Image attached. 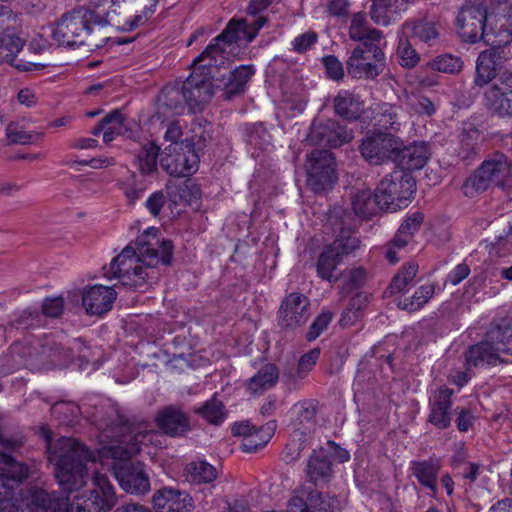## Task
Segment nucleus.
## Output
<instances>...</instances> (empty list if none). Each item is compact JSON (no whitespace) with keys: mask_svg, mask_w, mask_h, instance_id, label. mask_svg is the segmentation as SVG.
I'll list each match as a JSON object with an SVG mask.
<instances>
[{"mask_svg":"<svg viewBox=\"0 0 512 512\" xmlns=\"http://www.w3.org/2000/svg\"><path fill=\"white\" fill-rule=\"evenodd\" d=\"M235 38L228 29L215 37L193 62L191 75L182 82L188 111L195 113L210 101L214 89L222 91L226 100L244 92L247 82L255 73L252 65H241L230 70V59L220 47L221 41L231 42Z\"/></svg>","mask_w":512,"mask_h":512,"instance_id":"obj_1","label":"nucleus"},{"mask_svg":"<svg viewBox=\"0 0 512 512\" xmlns=\"http://www.w3.org/2000/svg\"><path fill=\"white\" fill-rule=\"evenodd\" d=\"M96 425L107 438L122 437L116 445L101 449V457L114 459L112 474L120 487L129 494H146L150 490V479L143 463L127 460L140 451L142 444L152 440L153 431L126 434L128 430L126 420L114 409H111L105 417L98 419Z\"/></svg>","mask_w":512,"mask_h":512,"instance_id":"obj_2","label":"nucleus"},{"mask_svg":"<svg viewBox=\"0 0 512 512\" xmlns=\"http://www.w3.org/2000/svg\"><path fill=\"white\" fill-rule=\"evenodd\" d=\"M157 228H149L127 245L110 264L111 278L119 279L123 286L142 289L149 277L147 268L158 263L170 265L173 245L170 240L160 239Z\"/></svg>","mask_w":512,"mask_h":512,"instance_id":"obj_3","label":"nucleus"},{"mask_svg":"<svg viewBox=\"0 0 512 512\" xmlns=\"http://www.w3.org/2000/svg\"><path fill=\"white\" fill-rule=\"evenodd\" d=\"M48 461L55 462V477L60 487L68 492L81 489L88 480L86 463L94 460L93 454L78 440L60 437L53 440L52 432L47 426L40 427Z\"/></svg>","mask_w":512,"mask_h":512,"instance_id":"obj_4","label":"nucleus"},{"mask_svg":"<svg viewBox=\"0 0 512 512\" xmlns=\"http://www.w3.org/2000/svg\"><path fill=\"white\" fill-rule=\"evenodd\" d=\"M94 489L89 496H77L71 503L67 496L45 489H31V504L36 508L31 512H108L116 503L113 486L106 475L96 474Z\"/></svg>","mask_w":512,"mask_h":512,"instance_id":"obj_5","label":"nucleus"},{"mask_svg":"<svg viewBox=\"0 0 512 512\" xmlns=\"http://www.w3.org/2000/svg\"><path fill=\"white\" fill-rule=\"evenodd\" d=\"M108 24V12L101 14L81 7L62 15L52 31V37L62 46L100 48L105 44L106 38L95 35L93 25L105 27Z\"/></svg>","mask_w":512,"mask_h":512,"instance_id":"obj_6","label":"nucleus"},{"mask_svg":"<svg viewBox=\"0 0 512 512\" xmlns=\"http://www.w3.org/2000/svg\"><path fill=\"white\" fill-rule=\"evenodd\" d=\"M512 182V159L502 151L489 153L480 166L469 176L463 186V192L473 197L490 186L504 188Z\"/></svg>","mask_w":512,"mask_h":512,"instance_id":"obj_7","label":"nucleus"},{"mask_svg":"<svg viewBox=\"0 0 512 512\" xmlns=\"http://www.w3.org/2000/svg\"><path fill=\"white\" fill-rule=\"evenodd\" d=\"M10 355L19 366H38L48 362L57 364L74 357L73 348L66 347L53 336L27 344L15 342L10 347Z\"/></svg>","mask_w":512,"mask_h":512,"instance_id":"obj_8","label":"nucleus"},{"mask_svg":"<svg viewBox=\"0 0 512 512\" xmlns=\"http://www.w3.org/2000/svg\"><path fill=\"white\" fill-rule=\"evenodd\" d=\"M0 445V470L18 488L36 472V466L18 461L13 455L23 446V437L19 431L0 427Z\"/></svg>","mask_w":512,"mask_h":512,"instance_id":"obj_9","label":"nucleus"},{"mask_svg":"<svg viewBox=\"0 0 512 512\" xmlns=\"http://www.w3.org/2000/svg\"><path fill=\"white\" fill-rule=\"evenodd\" d=\"M376 191L384 203V211L396 212L408 206L416 191V182L409 172L394 170L379 182Z\"/></svg>","mask_w":512,"mask_h":512,"instance_id":"obj_10","label":"nucleus"},{"mask_svg":"<svg viewBox=\"0 0 512 512\" xmlns=\"http://www.w3.org/2000/svg\"><path fill=\"white\" fill-rule=\"evenodd\" d=\"M379 42L366 41L359 43L346 61V69L350 76L357 79H374L385 68V55Z\"/></svg>","mask_w":512,"mask_h":512,"instance_id":"obj_11","label":"nucleus"},{"mask_svg":"<svg viewBox=\"0 0 512 512\" xmlns=\"http://www.w3.org/2000/svg\"><path fill=\"white\" fill-rule=\"evenodd\" d=\"M306 184L317 194L331 190L337 181L336 163L329 150H313L305 162Z\"/></svg>","mask_w":512,"mask_h":512,"instance_id":"obj_12","label":"nucleus"},{"mask_svg":"<svg viewBox=\"0 0 512 512\" xmlns=\"http://www.w3.org/2000/svg\"><path fill=\"white\" fill-rule=\"evenodd\" d=\"M401 145L402 139L399 136L377 129L365 135L359 145V151L369 164L378 166L389 161L394 162Z\"/></svg>","mask_w":512,"mask_h":512,"instance_id":"obj_13","label":"nucleus"},{"mask_svg":"<svg viewBox=\"0 0 512 512\" xmlns=\"http://www.w3.org/2000/svg\"><path fill=\"white\" fill-rule=\"evenodd\" d=\"M487 12L481 5H465L459 11L456 24L461 39L468 43H476L483 40L487 45L493 43L494 35L486 30Z\"/></svg>","mask_w":512,"mask_h":512,"instance_id":"obj_14","label":"nucleus"},{"mask_svg":"<svg viewBox=\"0 0 512 512\" xmlns=\"http://www.w3.org/2000/svg\"><path fill=\"white\" fill-rule=\"evenodd\" d=\"M199 163L194 145L188 141L170 144L161 155L160 165L170 175L185 177L193 174Z\"/></svg>","mask_w":512,"mask_h":512,"instance_id":"obj_15","label":"nucleus"},{"mask_svg":"<svg viewBox=\"0 0 512 512\" xmlns=\"http://www.w3.org/2000/svg\"><path fill=\"white\" fill-rule=\"evenodd\" d=\"M485 108L500 118L512 116V72H502L484 92Z\"/></svg>","mask_w":512,"mask_h":512,"instance_id":"obj_16","label":"nucleus"},{"mask_svg":"<svg viewBox=\"0 0 512 512\" xmlns=\"http://www.w3.org/2000/svg\"><path fill=\"white\" fill-rule=\"evenodd\" d=\"M353 130L337 120L326 119L314 121L310 127L307 140L310 144L338 148L353 139Z\"/></svg>","mask_w":512,"mask_h":512,"instance_id":"obj_17","label":"nucleus"},{"mask_svg":"<svg viewBox=\"0 0 512 512\" xmlns=\"http://www.w3.org/2000/svg\"><path fill=\"white\" fill-rule=\"evenodd\" d=\"M309 299L298 292L284 298L279 309V325L283 329H295L306 323L309 313Z\"/></svg>","mask_w":512,"mask_h":512,"instance_id":"obj_18","label":"nucleus"},{"mask_svg":"<svg viewBox=\"0 0 512 512\" xmlns=\"http://www.w3.org/2000/svg\"><path fill=\"white\" fill-rule=\"evenodd\" d=\"M157 427L171 437H181L191 431L189 415L180 406L169 405L158 411Z\"/></svg>","mask_w":512,"mask_h":512,"instance_id":"obj_19","label":"nucleus"},{"mask_svg":"<svg viewBox=\"0 0 512 512\" xmlns=\"http://www.w3.org/2000/svg\"><path fill=\"white\" fill-rule=\"evenodd\" d=\"M152 503L156 512H191L194 509L192 497L172 487L158 489L153 494Z\"/></svg>","mask_w":512,"mask_h":512,"instance_id":"obj_20","label":"nucleus"},{"mask_svg":"<svg viewBox=\"0 0 512 512\" xmlns=\"http://www.w3.org/2000/svg\"><path fill=\"white\" fill-rule=\"evenodd\" d=\"M424 222V215L421 212H414L408 216L398 228L393 239L386 245L385 258L391 264L399 261L398 250L403 249L419 231Z\"/></svg>","mask_w":512,"mask_h":512,"instance_id":"obj_21","label":"nucleus"},{"mask_svg":"<svg viewBox=\"0 0 512 512\" xmlns=\"http://www.w3.org/2000/svg\"><path fill=\"white\" fill-rule=\"evenodd\" d=\"M116 297L112 287L94 285L83 292L82 305L88 314L101 316L112 309Z\"/></svg>","mask_w":512,"mask_h":512,"instance_id":"obj_22","label":"nucleus"},{"mask_svg":"<svg viewBox=\"0 0 512 512\" xmlns=\"http://www.w3.org/2000/svg\"><path fill=\"white\" fill-rule=\"evenodd\" d=\"M430 157V150L424 142H414L410 145H405L402 140V145L397 152L394 163L406 172L422 169Z\"/></svg>","mask_w":512,"mask_h":512,"instance_id":"obj_23","label":"nucleus"},{"mask_svg":"<svg viewBox=\"0 0 512 512\" xmlns=\"http://www.w3.org/2000/svg\"><path fill=\"white\" fill-rule=\"evenodd\" d=\"M188 110L182 82L166 85L158 96V110L164 114L180 115Z\"/></svg>","mask_w":512,"mask_h":512,"instance_id":"obj_24","label":"nucleus"},{"mask_svg":"<svg viewBox=\"0 0 512 512\" xmlns=\"http://www.w3.org/2000/svg\"><path fill=\"white\" fill-rule=\"evenodd\" d=\"M334 112L340 118L354 122L364 113V101L359 94L348 90H340L333 100Z\"/></svg>","mask_w":512,"mask_h":512,"instance_id":"obj_25","label":"nucleus"},{"mask_svg":"<svg viewBox=\"0 0 512 512\" xmlns=\"http://www.w3.org/2000/svg\"><path fill=\"white\" fill-rule=\"evenodd\" d=\"M498 344L495 340L490 339L489 330L486 332L484 339L479 343L470 346L465 352L466 365L469 367H477L484 363L495 364L499 360Z\"/></svg>","mask_w":512,"mask_h":512,"instance_id":"obj_26","label":"nucleus"},{"mask_svg":"<svg viewBox=\"0 0 512 512\" xmlns=\"http://www.w3.org/2000/svg\"><path fill=\"white\" fill-rule=\"evenodd\" d=\"M331 455L325 448L313 450L306 465V476L311 483L327 482L332 477Z\"/></svg>","mask_w":512,"mask_h":512,"instance_id":"obj_27","label":"nucleus"},{"mask_svg":"<svg viewBox=\"0 0 512 512\" xmlns=\"http://www.w3.org/2000/svg\"><path fill=\"white\" fill-rule=\"evenodd\" d=\"M452 394L453 390L447 387L439 388L435 394L428 421L438 429H446L450 425L449 410L452 405Z\"/></svg>","mask_w":512,"mask_h":512,"instance_id":"obj_28","label":"nucleus"},{"mask_svg":"<svg viewBox=\"0 0 512 512\" xmlns=\"http://www.w3.org/2000/svg\"><path fill=\"white\" fill-rule=\"evenodd\" d=\"M410 469L422 486L430 489L433 493L436 492L438 474L441 469L439 458L430 457L423 461H412Z\"/></svg>","mask_w":512,"mask_h":512,"instance_id":"obj_29","label":"nucleus"},{"mask_svg":"<svg viewBox=\"0 0 512 512\" xmlns=\"http://www.w3.org/2000/svg\"><path fill=\"white\" fill-rule=\"evenodd\" d=\"M266 21V18L263 16H259L253 19L251 22H248L247 20L230 21L221 33H225L228 29H230V32H232L235 40L227 43L226 41H221L220 47L224 50V55L228 56L227 47L238 42L240 39V33H243L246 40L251 42L257 36L259 30L264 26Z\"/></svg>","mask_w":512,"mask_h":512,"instance_id":"obj_30","label":"nucleus"},{"mask_svg":"<svg viewBox=\"0 0 512 512\" xmlns=\"http://www.w3.org/2000/svg\"><path fill=\"white\" fill-rule=\"evenodd\" d=\"M352 208L355 214L363 219H370L379 211H384V203L378 196V192L371 190L359 191L352 199Z\"/></svg>","mask_w":512,"mask_h":512,"instance_id":"obj_31","label":"nucleus"},{"mask_svg":"<svg viewBox=\"0 0 512 512\" xmlns=\"http://www.w3.org/2000/svg\"><path fill=\"white\" fill-rule=\"evenodd\" d=\"M419 265L416 262H408L402 265L390 281L389 286L384 291L385 297H391L398 293H405L413 285V281L418 273Z\"/></svg>","mask_w":512,"mask_h":512,"instance_id":"obj_32","label":"nucleus"},{"mask_svg":"<svg viewBox=\"0 0 512 512\" xmlns=\"http://www.w3.org/2000/svg\"><path fill=\"white\" fill-rule=\"evenodd\" d=\"M404 32L411 38L428 43L439 37V29L433 20L422 18L403 24Z\"/></svg>","mask_w":512,"mask_h":512,"instance_id":"obj_33","label":"nucleus"},{"mask_svg":"<svg viewBox=\"0 0 512 512\" xmlns=\"http://www.w3.org/2000/svg\"><path fill=\"white\" fill-rule=\"evenodd\" d=\"M349 37L353 41L365 43L366 41L380 42L383 35L380 30L370 29L368 27L366 15L362 12H358L352 17L349 27Z\"/></svg>","mask_w":512,"mask_h":512,"instance_id":"obj_34","label":"nucleus"},{"mask_svg":"<svg viewBox=\"0 0 512 512\" xmlns=\"http://www.w3.org/2000/svg\"><path fill=\"white\" fill-rule=\"evenodd\" d=\"M279 370L272 363L265 364L249 379L247 388L252 393H261L272 388L278 381Z\"/></svg>","mask_w":512,"mask_h":512,"instance_id":"obj_35","label":"nucleus"},{"mask_svg":"<svg viewBox=\"0 0 512 512\" xmlns=\"http://www.w3.org/2000/svg\"><path fill=\"white\" fill-rule=\"evenodd\" d=\"M184 475L186 481L192 484H208L217 478V470L206 461H192L186 465Z\"/></svg>","mask_w":512,"mask_h":512,"instance_id":"obj_36","label":"nucleus"},{"mask_svg":"<svg viewBox=\"0 0 512 512\" xmlns=\"http://www.w3.org/2000/svg\"><path fill=\"white\" fill-rule=\"evenodd\" d=\"M300 498L304 501L303 512H312L311 509L317 512H338L341 508L337 497L324 495L317 490L310 491L305 500Z\"/></svg>","mask_w":512,"mask_h":512,"instance_id":"obj_37","label":"nucleus"},{"mask_svg":"<svg viewBox=\"0 0 512 512\" xmlns=\"http://www.w3.org/2000/svg\"><path fill=\"white\" fill-rule=\"evenodd\" d=\"M160 147L154 142L144 144L135 157L138 169L142 175H154L157 172V159Z\"/></svg>","mask_w":512,"mask_h":512,"instance_id":"obj_38","label":"nucleus"},{"mask_svg":"<svg viewBox=\"0 0 512 512\" xmlns=\"http://www.w3.org/2000/svg\"><path fill=\"white\" fill-rule=\"evenodd\" d=\"M104 119L106 128L103 141L105 143H110L116 136H130L131 130L127 126L126 117L119 110L108 113Z\"/></svg>","mask_w":512,"mask_h":512,"instance_id":"obj_39","label":"nucleus"},{"mask_svg":"<svg viewBox=\"0 0 512 512\" xmlns=\"http://www.w3.org/2000/svg\"><path fill=\"white\" fill-rule=\"evenodd\" d=\"M194 412L211 425H220L227 417L223 402L217 399L216 396H213L201 406L196 407Z\"/></svg>","mask_w":512,"mask_h":512,"instance_id":"obj_40","label":"nucleus"},{"mask_svg":"<svg viewBox=\"0 0 512 512\" xmlns=\"http://www.w3.org/2000/svg\"><path fill=\"white\" fill-rule=\"evenodd\" d=\"M435 293V285L434 284H426L420 286L411 297L404 298L403 300L398 301V308L407 311V312H415L420 310L429 300L433 297Z\"/></svg>","mask_w":512,"mask_h":512,"instance_id":"obj_41","label":"nucleus"},{"mask_svg":"<svg viewBox=\"0 0 512 512\" xmlns=\"http://www.w3.org/2000/svg\"><path fill=\"white\" fill-rule=\"evenodd\" d=\"M332 252L343 260L360 247V240L355 232L342 229L337 238L327 246Z\"/></svg>","mask_w":512,"mask_h":512,"instance_id":"obj_42","label":"nucleus"},{"mask_svg":"<svg viewBox=\"0 0 512 512\" xmlns=\"http://www.w3.org/2000/svg\"><path fill=\"white\" fill-rule=\"evenodd\" d=\"M368 302V296L365 293H356L349 301L346 309L342 312L340 325L348 327L354 325L362 317L363 310Z\"/></svg>","mask_w":512,"mask_h":512,"instance_id":"obj_43","label":"nucleus"},{"mask_svg":"<svg viewBox=\"0 0 512 512\" xmlns=\"http://www.w3.org/2000/svg\"><path fill=\"white\" fill-rule=\"evenodd\" d=\"M341 259L330 250L327 246L322 251V253L318 257L316 270L318 276L329 282H336L338 277L334 275L336 268L339 263H341Z\"/></svg>","mask_w":512,"mask_h":512,"instance_id":"obj_44","label":"nucleus"},{"mask_svg":"<svg viewBox=\"0 0 512 512\" xmlns=\"http://www.w3.org/2000/svg\"><path fill=\"white\" fill-rule=\"evenodd\" d=\"M274 428L275 424L274 422H271L266 426L254 429L248 437L243 438L241 443L242 450L248 453H253L264 447L269 442Z\"/></svg>","mask_w":512,"mask_h":512,"instance_id":"obj_45","label":"nucleus"},{"mask_svg":"<svg viewBox=\"0 0 512 512\" xmlns=\"http://www.w3.org/2000/svg\"><path fill=\"white\" fill-rule=\"evenodd\" d=\"M490 53L482 51L476 61V75L474 83L483 87L496 78L497 67L492 64Z\"/></svg>","mask_w":512,"mask_h":512,"instance_id":"obj_46","label":"nucleus"},{"mask_svg":"<svg viewBox=\"0 0 512 512\" xmlns=\"http://www.w3.org/2000/svg\"><path fill=\"white\" fill-rule=\"evenodd\" d=\"M24 40L13 34L0 36V63L13 65L16 55L22 50Z\"/></svg>","mask_w":512,"mask_h":512,"instance_id":"obj_47","label":"nucleus"},{"mask_svg":"<svg viewBox=\"0 0 512 512\" xmlns=\"http://www.w3.org/2000/svg\"><path fill=\"white\" fill-rule=\"evenodd\" d=\"M427 66L437 72L457 74L463 69V61L452 54H441L429 61Z\"/></svg>","mask_w":512,"mask_h":512,"instance_id":"obj_48","label":"nucleus"},{"mask_svg":"<svg viewBox=\"0 0 512 512\" xmlns=\"http://www.w3.org/2000/svg\"><path fill=\"white\" fill-rule=\"evenodd\" d=\"M402 109L399 106L383 103L380 106L379 124L386 130L398 132L401 127Z\"/></svg>","mask_w":512,"mask_h":512,"instance_id":"obj_49","label":"nucleus"},{"mask_svg":"<svg viewBox=\"0 0 512 512\" xmlns=\"http://www.w3.org/2000/svg\"><path fill=\"white\" fill-rule=\"evenodd\" d=\"M247 142L255 149L265 150L271 144V135L262 122L246 127Z\"/></svg>","mask_w":512,"mask_h":512,"instance_id":"obj_50","label":"nucleus"},{"mask_svg":"<svg viewBox=\"0 0 512 512\" xmlns=\"http://www.w3.org/2000/svg\"><path fill=\"white\" fill-rule=\"evenodd\" d=\"M491 340L498 344V350L504 354L512 355V325H494L489 329Z\"/></svg>","mask_w":512,"mask_h":512,"instance_id":"obj_51","label":"nucleus"},{"mask_svg":"<svg viewBox=\"0 0 512 512\" xmlns=\"http://www.w3.org/2000/svg\"><path fill=\"white\" fill-rule=\"evenodd\" d=\"M493 35L497 46H507L512 41V11L497 20Z\"/></svg>","mask_w":512,"mask_h":512,"instance_id":"obj_52","label":"nucleus"},{"mask_svg":"<svg viewBox=\"0 0 512 512\" xmlns=\"http://www.w3.org/2000/svg\"><path fill=\"white\" fill-rule=\"evenodd\" d=\"M396 54L400 65L404 68H414L420 61V55L407 38H400Z\"/></svg>","mask_w":512,"mask_h":512,"instance_id":"obj_53","label":"nucleus"},{"mask_svg":"<svg viewBox=\"0 0 512 512\" xmlns=\"http://www.w3.org/2000/svg\"><path fill=\"white\" fill-rule=\"evenodd\" d=\"M79 407L73 402H58L51 407V415L60 424H70L78 415Z\"/></svg>","mask_w":512,"mask_h":512,"instance_id":"obj_54","label":"nucleus"},{"mask_svg":"<svg viewBox=\"0 0 512 512\" xmlns=\"http://www.w3.org/2000/svg\"><path fill=\"white\" fill-rule=\"evenodd\" d=\"M120 188L131 205H133L146 190L145 184L137 180L135 174H132L128 180L122 182Z\"/></svg>","mask_w":512,"mask_h":512,"instance_id":"obj_55","label":"nucleus"},{"mask_svg":"<svg viewBox=\"0 0 512 512\" xmlns=\"http://www.w3.org/2000/svg\"><path fill=\"white\" fill-rule=\"evenodd\" d=\"M41 315L37 311L24 310L16 319L9 322L6 329H27L39 326Z\"/></svg>","mask_w":512,"mask_h":512,"instance_id":"obj_56","label":"nucleus"},{"mask_svg":"<svg viewBox=\"0 0 512 512\" xmlns=\"http://www.w3.org/2000/svg\"><path fill=\"white\" fill-rule=\"evenodd\" d=\"M6 136L9 144L26 145L34 142L35 136L22 130L18 124L10 123L6 128Z\"/></svg>","mask_w":512,"mask_h":512,"instance_id":"obj_57","label":"nucleus"},{"mask_svg":"<svg viewBox=\"0 0 512 512\" xmlns=\"http://www.w3.org/2000/svg\"><path fill=\"white\" fill-rule=\"evenodd\" d=\"M333 319V313L330 311H323L319 314L311 324L309 331L306 334L308 341L315 340L326 328Z\"/></svg>","mask_w":512,"mask_h":512,"instance_id":"obj_58","label":"nucleus"},{"mask_svg":"<svg viewBox=\"0 0 512 512\" xmlns=\"http://www.w3.org/2000/svg\"><path fill=\"white\" fill-rule=\"evenodd\" d=\"M318 41V34L315 31H306L292 41V48L297 53H304L312 48Z\"/></svg>","mask_w":512,"mask_h":512,"instance_id":"obj_59","label":"nucleus"},{"mask_svg":"<svg viewBox=\"0 0 512 512\" xmlns=\"http://www.w3.org/2000/svg\"><path fill=\"white\" fill-rule=\"evenodd\" d=\"M395 13L388 10L381 0H373L370 9V16L372 20L378 25H388Z\"/></svg>","mask_w":512,"mask_h":512,"instance_id":"obj_60","label":"nucleus"},{"mask_svg":"<svg viewBox=\"0 0 512 512\" xmlns=\"http://www.w3.org/2000/svg\"><path fill=\"white\" fill-rule=\"evenodd\" d=\"M410 106L419 115L432 116L436 111L435 104L424 95H415L410 98Z\"/></svg>","mask_w":512,"mask_h":512,"instance_id":"obj_61","label":"nucleus"},{"mask_svg":"<svg viewBox=\"0 0 512 512\" xmlns=\"http://www.w3.org/2000/svg\"><path fill=\"white\" fill-rule=\"evenodd\" d=\"M323 65L326 69L327 76L334 80L339 81L344 77V68L342 63L334 55H329L323 58Z\"/></svg>","mask_w":512,"mask_h":512,"instance_id":"obj_62","label":"nucleus"},{"mask_svg":"<svg viewBox=\"0 0 512 512\" xmlns=\"http://www.w3.org/2000/svg\"><path fill=\"white\" fill-rule=\"evenodd\" d=\"M64 301L61 297L47 298L42 304V314L57 318L63 313Z\"/></svg>","mask_w":512,"mask_h":512,"instance_id":"obj_63","label":"nucleus"},{"mask_svg":"<svg viewBox=\"0 0 512 512\" xmlns=\"http://www.w3.org/2000/svg\"><path fill=\"white\" fill-rule=\"evenodd\" d=\"M366 278V273L364 269L362 268H356L350 271L345 284H344V290L347 292H351L354 289L360 288Z\"/></svg>","mask_w":512,"mask_h":512,"instance_id":"obj_64","label":"nucleus"}]
</instances>
